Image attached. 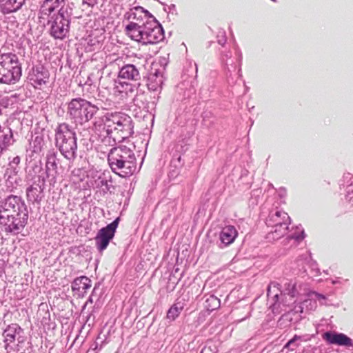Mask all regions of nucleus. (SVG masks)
Returning a JSON list of instances; mask_svg holds the SVG:
<instances>
[{"label": "nucleus", "mask_w": 353, "mask_h": 353, "mask_svg": "<svg viewBox=\"0 0 353 353\" xmlns=\"http://www.w3.org/2000/svg\"><path fill=\"white\" fill-rule=\"evenodd\" d=\"M28 217V207L21 196L10 194L0 201V227L5 232L19 234Z\"/></svg>", "instance_id": "obj_1"}, {"label": "nucleus", "mask_w": 353, "mask_h": 353, "mask_svg": "<svg viewBox=\"0 0 353 353\" xmlns=\"http://www.w3.org/2000/svg\"><path fill=\"white\" fill-rule=\"evenodd\" d=\"M103 125L111 130L112 133L122 140L130 137L134 133L132 118L121 112H108L102 118L96 119L93 122L92 128L94 131L97 132Z\"/></svg>", "instance_id": "obj_2"}, {"label": "nucleus", "mask_w": 353, "mask_h": 353, "mask_svg": "<svg viewBox=\"0 0 353 353\" xmlns=\"http://www.w3.org/2000/svg\"><path fill=\"white\" fill-rule=\"evenodd\" d=\"M125 32L132 40L143 44L157 43L164 39L163 28L154 17L145 23L128 24Z\"/></svg>", "instance_id": "obj_3"}, {"label": "nucleus", "mask_w": 353, "mask_h": 353, "mask_svg": "<svg viewBox=\"0 0 353 353\" xmlns=\"http://www.w3.org/2000/svg\"><path fill=\"white\" fill-rule=\"evenodd\" d=\"M108 161L112 171L121 177L130 176L137 170L134 153L125 145L111 148Z\"/></svg>", "instance_id": "obj_4"}, {"label": "nucleus", "mask_w": 353, "mask_h": 353, "mask_svg": "<svg viewBox=\"0 0 353 353\" xmlns=\"http://www.w3.org/2000/svg\"><path fill=\"white\" fill-rule=\"evenodd\" d=\"M99 110V103L93 104L88 100L78 97L72 99L67 105V115L76 125L79 133L78 126H83L88 123Z\"/></svg>", "instance_id": "obj_5"}, {"label": "nucleus", "mask_w": 353, "mask_h": 353, "mask_svg": "<svg viewBox=\"0 0 353 353\" xmlns=\"http://www.w3.org/2000/svg\"><path fill=\"white\" fill-rule=\"evenodd\" d=\"M77 140L76 132L68 123H60L55 129V145L70 162L77 157Z\"/></svg>", "instance_id": "obj_6"}, {"label": "nucleus", "mask_w": 353, "mask_h": 353, "mask_svg": "<svg viewBox=\"0 0 353 353\" xmlns=\"http://www.w3.org/2000/svg\"><path fill=\"white\" fill-rule=\"evenodd\" d=\"M21 74L18 56L12 52H0V83L14 84L19 81Z\"/></svg>", "instance_id": "obj_7"}, {"label": "nucleus", "mask_w": 353, "mask_h": 353, "mask_svg": "<svg viewBox=\"0 0 353 353\" xmlns=\"http://www.w3.org/2000/svg\"><path fill=\"white\" fill-rule=\"evenodd\" d=\"M73 12L56 14L53 13L48 19V24L50 26V34L57 39H63L69 34L71 17Z\"/></svg>", "instance_id": "obj_8"}, {"label": "nucleus", "mask_w": 353, "mask_h": 353, "mask_svg": "<svg viewBox=\"0 0 353 353\" xmlns=\"http://www.w3.org/2000/svg\"><path fill=\"white\" fill-rule=\"evenodd\" d=\"M299 290L296 283L294 281H286L284 283L283 289L280 294H276L273 295L274 303L272 305L273 312H281V305L283 307H290L296 302V298L299 295Z\"/></svg>", "instance_id": "obj_9"}, {"label": "nucleus", "mask_w": 353, "mask_h": 353, "mask_svg": "<svg viewBox=\"0 0 353 353\" xmlns=\"http://www.w3.org/2000/svg\"><path fill=\"white\" fill-rule=\"evenodd\" d=\"M243 54L241 50H236V56L221 61L228 83L233 86L242 77L241 65Z\"/></svg>", "instance_id": "obj_10"}, {"label": "nucleus", "mask_w": 353, "mask_h": 353, "mask_svg": "<svg viewBox=\"0 0 353 353\" xmlns=\"http://www.w3.org/2000/svg\"><path fill=\"white\" fill-rule=\"evenodd\" d=\"M74 4L70 0H43L39 9V18L46 19L53 13L61 14L73 12Z\"/></svg>", "instance_id": "obj_11"}, {"label": "nucleus", "mask_w": 353, "mask_h": 353, "mask_svg": "<svg viewBox=\"0 0 353 353\" xmlns=\"http://www.w3.org/2000/svg\"><path fill=\"white\" fill-rule=\"evenodd\" d=\"M120 218L117 217L107 226L99 230L95 237L96 246L99 251L102 252L106 249L114 236Z\"/></svg>", "instance_id": "obj_12"}, {"label": "nucleus", "mask_w": 353, "mask_h": 353, "mask_svg": "<svg viewBox=\"0 0 353 353\" xmlns=\"http://www.w3.org/2000/svg\"><path fill=\"white\" fill-rule=\"evenodd\" d=\"M98 135L97 150L102 153L109 152L111 148H116L117 139L118 136L112 133L111 130L108 129L104 125L99 131H94Z\"/></svg>", "instance_id": "obj_13"}, {"label": "nucleus", "mask_w": 353, "mask_h": 353, "mask_svg": "<svg viewBox=\"0 0 353 353\" xmlns=\"http://www.w3.org/2000/svg\"><path fill=\"white\" fill-rule=\"evenodd\" d=\"M32 181V183L26 189L27 199L32 203H39L43 196L45 176L42 175L33 176Z\"/></svg>", "instance_id": "obj_14"}, {"label": "nucleus", "mask_w": 353, "mask_h": 353, "mask_svg": "<svg viewBox=\"0 0 353 353\" xmlns=\"http://www.w3.org/2000/svg\"><path fill=\"white\" fill-rule=\"evenodd\" d=\"M58 152L55 149H50L46 154V175L49 179L50 185L56 183L57 174V165L59 159L57 158Z\"/></svg>", "instance_id": "obj_15"}, {"label": "nucleus", "mask_w": 353, "mask_h": 353, "mask_svg": "<svg viewBox=\"0 0 353 353\" xmlns=\"http://www.w3.org/2000/svg\"><path fill=\"white\" fill-rule=\"evenodd\" d=\"M153 17V15L141 6L133 7L124 14V19L129 21V23H145L146 21Z\"/></svg>", "instance_id": "obj_16"}, {"label": "nucleus", "mask_w": 353, "mask_h": 353, "mask_svg": "<svg viewBox=\"0 0 353 353\" xmlns=\"http://www.w3.org/2000/svg\"><path fill=\"white\" fill-rule=\"evenodd\" d=\"M322 338L329 344L350 347L353 346V341L343 333L327 331L322 334Z\"/></svg>", "instance_id": "obj_17"}, {"label": "nucleus", "mask_w": 353, "mask_h": 353, "mask_svg": "<svg viewBox=\"0 0 353 353\" xmlns=\"http://www.w3.org/2000/svg\"><path fill=\"white\" fill-rule=\"evenodd\" d=\"M165 68L162 66H153L148 77L147 86L150 90L158 91L161 89L163 83Z\"/></svg>", "instance_id": "obj_18"}, {"label": "nucleus", "mask_w": 353, "mask_h": 353, "mask_svg": "<svg viewBox=\"0 0 353 353\" xmlns=\"http://www.w3.org/2000/svg\"><path fill=\"white\" fill-rule=\"evenodd\" d=\"M23 329L17 323H11L4 329L2 333L4 347L7 352L11 349L10 344L14 343L17 336L23 333Z\"/></svg>", "instance_id": "obj_19"}, {"label": "nucleus", "mask_w": 353, "mask_h": 353, "mask_svg": "<svg viewBox=\"0 0 353 353\" xmlns=\"http://www.w3.org/2000/svg\"><path fill=\"white\" fill-rule=\"evenodd\" d=\"M290 224V217L284 211L276 210L272 211L266 220L268 226H280L289 225Z\"/></svg>", "instance_id": "obj_20"}, {"label": "nucleus", "mask_w": 353, "mask_h": 353, "mask_svg": "<svg viewBox=\"0 0 353 353\" xmlns=\"http://www.w3.org/2000/svg\"><path fill=\"white\" fill-rule=\"evenodd\" d=\"M118 79L132 81H138L141 79V74L139 68L133 64H126L121 68Z\"/></svg>", "instance_id": "obj_21"}, {"label": "nucleus", "mask_w": 353, "mask_h": 353, "mask_svg": "<svg viewBox=\"0 0 353 353\" xmlns=\"http://www.w3.org/2000/svg\"><path fill=\"white\" fill-rule=\"evenodd\" d=\"M238 235L236 228L232 225H226L221 230L219 234L221 241L219 248H223L234 242Z\"/></svg>", "instance_id": "obj_22"}, {"label": "nucleus", "mask_w": 353, "mask_h": 353, "mask_svg": "<svg viewBox=\"0 0 353 353\" xmlns=\"http://www.w3.org/2000/svg\"><path fill=\"white\" fill-rule=\"evenodd\" d=\"M91 287V280L85 276H81L76 278L72 283V290L79 296H83L87 290Z\"/></svg>", "instance_id": "obj_23"}, {"label": "nucleus", "mask_w": 353, "mask_h": 353, "mask_svg": "<svg viewBox=\"0 0 353 353\" xmlns=\"http://www.w3.org/2000/svg\"><path fill=\"white\" fill-rule=\"evenodd\" d=\"M139 85V83L137 84H132L125 81H119L115 85L114 90L116 92H119L121 94V98H132L134 92Z\"/></svg>", "instance_id": "obj_24"}, {"label": "nucleus", "mask_w": 353, "mask_h": 353, "mask_svg": "<svg viewBox=\"0 0 353 353\" xmlns=\"http://www.w3.org/2000/svg\"><path fill=\"white\" fill-rule=\"evenodd\" d=\"M14 142L12 131L10 128H2L0 125V157Z\"/></svg>", "instance_id": "obj_25"}, {"label": "nucleus", "mask_w": 353, "mask_h": 353, "mask_svg": "<svg viewBox=\"0 0 353 353\" xmlns=\"http://www.w3.org/2000/svg\"><path fill=\"white\" fill-rule=\"evenodd\" d=\"M26 0H0V9L3 14H10L19 10Z\"/></svg>", "instance_id": "obj_26"}, {"label": "nucleus", "mask_w": 353, "mask_h": 353, "mask_svg": "<svg viewBox=\"0 0 353 353\" xmlns=\"http://www.w3.org/2000/svg\"><path fill=\"white\" fill-rule=\"evenodd\" d=\"M289 225L269 226L271 230L266 235V239L269 241H276L285 235L288 230Z\"/></svg>", "instance_id": "obj_27"}, {"label": "nucleus", "mask_w": 353, "mask_h": 353, "mask_svg": "<svg viewBox=\"0 0 353 353\" xmlns=\"http://www.w3.org/2000/svg\"><path fill=\"white\" fill-rule=\"evenodd\" d=\"M311 339L309 334L297 335L295 334L290 340H289L285 345L284 348L288 349L290 351L295 350L300 345L301 342H307Z\"/></svg>", "instance_id": "obj_28"}, {"label": "nucleus", "mask_w": 353, "mask_h": 353, "mask_svg": "<svg viewBox=\"0 0 353 353\" xmlns=\"http://www.w3.org/2000/svg\"><path fill=\"white\" fill-rule=\"evenodd\" d=\"M236 50H241L236 43H234L232 46L220 48L219 50L220 62L236 56Z\"/></svg>", "instance_id": "obj_29"}, {"label": "nucleus", "mask_w": 353, "mask_h": 353, "mask_svg": "<svg viewBox=\"0 0 353 353\" xmlns=\"http://www.w3.org/2000/svg\"><path fill=\"white\" fill-rule=\"evenodd\" d=\"M203 306L210 312L219 308L221 305L220 300L213 294H206L203 296Z\"/></svg>", "instance_id": "obj_30"}, {"label": "nucleus", "mask_w": 353, "mask_h": 353, "mask_svg": "<svg viewBox=\"0 0 353 353\" xmlns=\"http://www.w3.org/2000/svg\"><path fill=\"white\" fill-rule=\"evenodd\" d=\"M305 238L304 230L301 227H296V231L289 234L285 241L290 243V247L296 246Z\"/></svg>", "instance_id": "obj_31"}, {"label": "nucleus", "mask_w": 353, "mask_h": 353, "mask_svg": "<svg viewBox=\"0 0 353 353\" xmlns=\"http://www.w3.org/2000/svg\"><path fill=\"white\" fill-rule=\"evenodd\" d=\"M184 308V303L177 301L168 310L167 318L171 321H174Z\"/></svg>", "instance_id": "obj_32"}, {"label": "nucleus", "mask_w": 353, "mask_h": 353, "mask_svg": "<svg viewBox=\"0 0 353 353\" xmlns=\"http://www.w3.org/2000/svg\"><path fill=\"white\" fill-rule=\"evenodd\" d=\"M5 177H6V185L10 191H12L14 189H17L19 183L21 181L18 174H5Z\"/></svg>", "instance_id": "obj_33"}, {"label": "nucleus", "mask_w": 353, "mask_h": 353, "mask_svg": "<svg viewBox=\"0 0 353 353\" xmlns=\"http://www.w3.org/2000/svg\"><path fill=\"white\" fill-rule=\"evenodd\" d=\"M177 88L180 90H184L183 97L185 99L190 97L196 92V89L194 85L192 84V82H182L178 85Z\"/></svg>", "instance_id": "obj_34"}, {"label": "nucleus", "mask_w": 353, "mask_h": 353, "mask_svg": "<svg viewBox=\"0 0 353 353\" xmlns=\"http://www.w3.org/2000/svg\"><path fill=\"white\" fill-rule=\"evenodd\" d=\"M96 183L97 187L101 188L104 193H106L107 192H111L110 189L112 188L111 180H108L105 177L99 176L98 180L96 181Z\"/></svg>", "instance_id": "obj_35"}, {"label": "nucleus", "mask_w": 353, "mask_h": 353, "mask_svg": "<svg viewBox=\"0 0 353 353\" xmlns=\"http://www.w3.org/2000/svg\"><path fill=\"white\" fill-rule=\"evenodd\" d=\"M43 145V140L41 137L37 136L30 143V147L34 153H39L41 151Z\"/></svg>", "instance_id": "obj_36"}, {"label": "nucleus", "mask_w": 353, "mask_h": 353, "mask_svg": "<svg viewBox=\"0 0 353 353\" xmlns=\"http://www.w3.org/2000/svg\"><path fill=\"white\" fill-rule=\"evenodd\" d=\"M42 71H39V68H37L36 72L37 74L35 76V81L37 82L39 85H42L46 83V79L48 78V74L47 71H43V68H41Z\"/></svg>", "instance_id": "obj_37"}, {"label": "nucleus", "mask_w": 353, "mask_h": 353, "mask_svg": "<svg viewBox=\"0 0 353 353\" xmlns=\"http://www.w3.org/2000/svg\"><path fill=\"white\" fill-rule=\"evenodd\" d=\"M216 39L217 43L221 46V48H223V47H228L230 45H226L227 37L225 31L223 29H220L218 30L216 34Z\"/></svg>", "instance_id": "obj_38"}, {"label": "nucleus", "mask_w": 353, "mask_h": 353, "mask_svg": "<svg viewBox=\"0 0 353 353\" xmlns=\"http://www.w3.org/2000/svg\"><path fill=\"white\" fill-rule=\"evenodd\" d=\"M31 168L32 170H30V172H32V173L34 174V176L38 175L43 176L42 163L41 161L34 162Z\"/></svg>", "instance_id": "obj_39"}, {"label": "nucleus", "mask_w": 353, "mask_h": 353, "mask_svg": "<svg viewBox=\"0 0 353 353\" xmlns=\"http://www.w3.org/2000/svg\"><path fill=\"white\" fill-rule=\"evenodd\" d=\"M345 180L346 181V192H353V176L350 174H347L344 176Z\"/></svg>", "instance_id": "obj_40"}, {"label": "nucleus", "mask_w": 353, "mask_h": 353, "mask_svg": "<svg viewBox=\"0 0 353 353\" xmlns=\"http://www.w3.org/2000/svg\"><path fill=\"white\" fill-rule=\"evenodd\" d=\"M310 296L312 299H314L315 301H319L321 304H323V301L326 299L325 295L319 294L316 292H312L310 294Z\"/></svg>", "instance_id": "obj_41"}, {"label": "nucleus", "mask_w": 353, "mask_h": 353, "mask_svg": "<svg viewBox=\"0 0 353 353\" xmlns=\"http://www.w3.org/2000/svg\"><path fill=\"white\" fill-rule=\"evenodd\" d=\"M18 171H19V169H18L17 166L12 165L10 163H9L5 174H17Z\"/></svg>", "instance_id": "obj_42"}, {"label": "nucleus", "mask_w": 353, "mask_h": 353, "mask_svg": "<svg viewBox=\"0 0 353 353\" xmlns=\"http://www.w3.org/2000/svg\"><path fill=\"white\" fill-rule=\"evenodd\" d=\"M20 161H21L20 157L16 156V157H13L12 159L10 160L9 163H10L12 165L18 167L19 164L20 163Z\"/></svg>", "instance_id": "obj_43"}, {"label": "nucleus", "mask_w": 353, "mask_h": 353, "mask_svg": "<svg viewBox=\"0 0 353 353\" xmlns=\"http://www.w3.org/2000/svg\"><path fill=\"white\" fill-rule=\"evenodd\" d=\"M345 199L350 203L353 204V192H346Z\"/></svg>", "instance_id": "obj_44"}, {"label": "nucleus", "mask_w": 353, "mask_h": 353, "mask_svg": "<svg viewBox=\"0 0 353 353\" xmlns=\"http://www.w3.org/2000/svg\"><path fill=\"white\" fill-rule=\"evenodd\" d=\"M189 64H190V67L193 68L194 73H195V77H196V76H197V70H198L196 63H192V62L190 61L189 63Z\"/></svg>", "instance_id": "obj_45"}, {"label": "nucleus", "mask_w": 353, "mask_h": 353, "mask_svg": "<svg viewBox=\"0 0 353 353\" xmlns=\"http://www.w3.org/2000/svg\"><path fill=\"white\" fill-rule=\"evenodd\" d=\"M181 156H179V157H177V159L175 160V159H173L172 161V163H177L178 164H175L174 166L176 167L178 165L179 166H181L182 165V163H181Z\"/></svg>", "instance_id": "obj_46"}, {"label": "nucleus", "mask_w": 353, "mask_h": 353, "mask_svg": "<svg viewBox=\"0 0 353 353\" xmlns=\"http://www.w3.org/2000/svg\"><path fill=\"white\" fill-rule=\"evenodd\" d=\"M280 197H285L286 195V190L285 188H281L279 192Z\"/></svg>", "instance_id": "obj_47"}, {"label": "nucleus", "mask_w": 353, "mask_h": 353, "mask_svg": "<svg viewBox=\"0 0 353 353\" xmlns=\"http://www.w3.org/2000/svg\"><path fill=\"white\" fill-rule=\"evenodd\" d=\"M83 2L88 6H93L96 3V0H83Z\"/></svg>", "instance_id": "obj_48"}, {"label": "nucleus", "mask_w": 353, "mask_h": 353, "mask_svg": "<svg viewBox=\"0 0 353 353\" xmlns=\"http://www.w3.org/2000/svg\"><path fill=\"white\" fill-rule=\"evenodd\" d=\"M331 283L333 285L341 283L340 278H336V279L331 280Z\"/></svg>", "instance_id": "obj_49"}, {"label": "nucleus", "mask_w": 353, "mask_h": 353, "mask_svg": "<svg viewBox=\"0 0 353 353\" xmlns=\"http://www.w3.org/2000/svg\"><path fill=\"white\" fill-rule=\"evenodd\" d=\"M270 293H271V292H270V286H269L268 288V292H267V295H268V297L270 296Z\"/></svg>", "instance_id": "obj_50"}, {"label": "nucleus", "mask_w": 353, "mask_h": 353, "mask_svg": "<svg viewBox=\"0 0 353 353\" xmlns=\"http://www.w3.org/2000/svg\"><path fill=\"white\" fill-rule=\"evenodd\" d=\"M208 350H206L205 348L203 349L201 352V353H205Z\"/></svg>", "instance_id": "obj_51"}, {"label": "nucleus", "mask_w": 353, "mask_h": 353, "mask_svg": "<svg viewBox=\"0 0 353 353\" xmlns=\"http://www.w3.org/2000/svg\"><path fill=\"white\" fill-rule=\"evenodd\" d=\"M137 100V97H133V101L134 103L136 102Z\"/></svg>", "instance_id": "obj_52"}]
</instances>
